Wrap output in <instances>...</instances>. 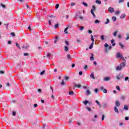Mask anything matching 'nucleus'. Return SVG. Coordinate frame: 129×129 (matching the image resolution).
<instances>
[{
  "mask_svg": "<svg viewBox=\"0 0 129 129\" xmlns=\"http://www.w3.org/2000/svg\"><path fill=\"white\" fill-rule=\"evenodd\" d=\"M108 10L110 13H113V12H114V9H113V8L110 7Z\"/></svg>",
  "mask_w": 129,
  "mask_h": 129,
  "instance_id": "20e7f679",
  "label": "nucleus"
},
{
  "mask_svg": "<svg viewBox=\"0 0 129 129\" xmlns=\"http://www.w3.org/2000/svg\"><path fill=\"white\" fill-rule=\"evenodd\" d=\"M64 80H62V82L60 83V84H61V85H64Z\"/></svg>",
  "mask_w": 129,
  "mask_h": 129,
  "instance_id": "603ef678",
  "label": "nucleus"
},
{
  "mask_svg": "<svg viewBox=\"0 0 129 129\" xmlns=\"http://www.w3.org/2000/svg\"><path fill=\"white\" fill-rule=\"evenodd\" d=\"M111 44H113V43H114V39H112L111 40Z\"/></svg>",
  "mask_w": 129,
  "mask_h": 129,
  "instance_id": "338daca9",
  "label": "nucleus"
},
{
  "mask_svg": "<svg viewBox=\"0 0 129 129\" xmlns=\"http://www.w3.org/2000/svg\"><path fill=\"white\" fill-rule=\"evenodd\" d=\"M1 7H2V8H3V9H6V5H5L1 4Z\"/></svg>",
  "mask_w": 129,
  "mask_h": 129,
  "instance_id": "58836bf2",
  "label": "nucleus"
},
{
  "mask_svg": "<svg viewBox=\"0 0 129 129\" xmlns=\"http://www.w3.org/2000/svg\"><path fill=\"white\" fill-rule=\"evenodd\" d=\"M58 27H59V24H56L54 25V29L56 30L58 29Z\"/></svg>",
  "mask_w": 129,
  "mask_h": 129,
  "instance_id": "f3484780",
  "label": "nucleus"
},
{
  "mask_svg": "<svg viewBox=\"0 0 129 129\" xmlns=\"http://www.w3.org/2000/svg\"><path fill=\"white\" fill-rule=\"evenodd\" d=\"M86 95H90L91 94V92H90V91H89V90H87L86 91Z\"/></svg>",
  "mask_w": 129,
  "mask_h": 129,
  "instance_id": "9b49d317",
  "label": "nucleus"
},
{
  "mask_svg": "<svg viewBox=\"0 0 129 129\" xmlns=\"http://www.w3.org/2000/svg\"><path fill=\"white\" fill-rule=\"evenodd\" d=\"M93 45H94V43L92 42L90 46L89 47V49H92V48H93Z\"/></svg>",
  "mask_w": 129,
  "mask_h": 129,
  "instance_id": "4468645a",
  "label": "nucleus"
},
{
  "mask_svg": "<svg viewBox=\"0 0 129 129\" xmlns=\"http://www.w3.org/2000/svg\"><path fill=\"white\" fill-rule=\"evenodd\" d=\"M105 116L104 115H102V120H103L104 119Z\"/></svg>",
  "mask_w": 129,
  "mask_h": 129,
  "instance_id": "774afa93",
  "label": "nucleus"
},
{
  "mask_svg": "<svg viewBox=\"0 0 129 129\" xmlns=\"http://www.w3.org/2000/svg\"><path fill=\"white\" fill-rule=\"evenodd\" d=\"M64 43L67 45L63 47V50L65 52H68L69 50V41L66 40Z\"/></svg>",
  "mask_w": 129,
  "mask_h": 129,
  "instance_id": "f257e3e1",
  "label": "nucleus"
},
{
  "mask_svg": "<svg viewBox=\"0 0 129 129\" xmlns=\"http://www.w3.org/2000/svg\"><path fill=\"white\" fill-rule=\"evenodd\" d=\"M126 37L125 38V40H129V34L128 33H127L126 35Z\"/></svg>",
  "mask_w": 129,
  "mask_h": 129,
  "instance_id": "c756f323",
  "label": "nucleus"
},
{
  "mask_svg": "<svg viewBox=\"0 0 129 129\" xmlns=\"http://www.w3.org/2000/svg\"><path fill=\"white\" fill-rule=\"evenodd\" d=\"M83 103L85 104V105H87V103H88V101L85 100L83 102Z\"/></svg>",
  "mask_w": 129,
  "mask_h": 129,
  "instance_id": "72a5a7b5",
  "label": "nucleus"
},
{
  "mask_svg": "<svg viewBox=\"0 0 129 129\" xmlns=\"http://www.w3.org/2000/svg\"><path fill=\"white\" fill-rule=\"evenodd\" d=\"M116 88L117 90H118V91H120V88H119V86H116Z\"/></svg>",
  "mask_w": 129,
  "mask_h": 129,
  "instance_id": "473e14b6",
  "label": "nucleus"
},
{
  "mask_svg": "<svg viewBox=\"0 0 129 129\" xmlns=\"http://www.w3.org/2000/svg\"><path fill=\"white\" fill-rule=\"evenodd\" d=\"M94 91L95 93H98V89H95Z\"/></svg>",
  "mask_w": 129,
  "mask_h": 129,
  "instance_id": "49530a36",
  "label": "nucleus"
},
{
  "mask_svg": "<svg viewBox=\"0 0 129 129\" xmlns=\"http://www.w3.org/2000/svg\"><path fill=\"white\" fill-rule=\"evenodd\" d=\"M7 86H8V87H10V86H11V84H9V83H7Z\"/></svg>",
  "mask_w": 129,
  "mask_h": 129,
  "instance_id": "680f3d73",
  "label": "nucleus"
},
{
  "mask_svg": "<svg viewBox=\"0 0 129 129\" xmlns=\"http://www.w3.org/2000/svg\"><path fill=\"white\" fill-rule=\"evenodd\" d=\"M110 80V78H109V77H105L104 79V80L105 81H108V80Z\"/></svg>",
  "mask_w": 129,
  "mask_h": 129,
  "instance_id": "2eb2a0df",
  "label": "nucleus"
},
{
  "mask_svg": "<svg viewBox=\"0 0 129 129\" xmlns=\"http://www.w3.org/2000/svg\"><path fill=\"white\" fill-rule=\"evenodd\" d=\"M95 102L97 104H98V105L100 107H101V105H100V103H99V102L98 101V100H96Z\"/></svg>",
  "mask_w": 129,
  "mask_h": 129,
  "instance_id": "a211bd4d",
  "label": "nucleus"
},
{
  "mask_svg": "<svg viewBox=\"0 0 129 129\" xmlns=\"http://www.w3.org/2000/svg\"><path fill=\"white\" fill-rule=\"evenodd\" d=\"M111 48H112L111 46H109L107 48H106V49H105L106 53H108V50H110V49H111Z\"/></svg>",
  "mask_w": 129,
  "mask_h": 129,
  "instance_id": "423d86ee",
  "label": "nucleus"
},
{
  "mask_svg": "<svg viewBox=\"0 0 129 129\" xmlns=\"http://www.w3.org/2000/svg\"><path fill=\"white\" fill-rule=\"evenodd\" d=\"M121 78H122V76H121V75L120 74H119L116 77V79L117 80H119L121 79Z\"/></svg>",
  "mask_w": 129,
  "mask_h": 129,
  "instance_id": "7ed1b4c3",
  "label": "nucleus"
},
{
  "mask_svg": "<svg viewBox=\"0 0 129 129\" xmlns=\"http://www.w3.org/2000/svg\"><path fill=\"white\" fill-rule=\"evenodd\" d=\"M24 56H29V54L27 53H24Z\"/></svg>",
  "mask_w": 129,
  "mask_h": 129,
  "instance_id": "0e129e2a",
  "label": "nucleus"
},
{
  "mask_svg": "<svg viewBox=\"0 0 129 129\" xmlns=\"http://www.w3.org/2000/svg\"><path fill=\"white\" fill-rule=\"evenodd\" d=\"M103 92L104 93H107V90H106V89H104Z\"/></svg>",
  "mask_w": 129,
  "mask_h": 129,
  "instance_id": "79ce46f5",
  "label": "nucleus"
},
{
  "mask_svg": "<svg viewBox=\"0 0 129 129\" xmlns=\"http://www.w3.org/2000/svg\"><path fill=\"white\" fill-rule=\"evenodd\" d=\"M124 109H125V110H128V107H127V106H126V105H124Z\"/></svg>",
  "mask_w": 129,
  "mask_h": 129,
  "instance_id": "cd10ccee",
  "label": "nucleus"
},
{
  "mask_svg": "<svg viewBox=\"0 0 129 129\" xmlns=\"http://www.w3.org/2000/svg\"><path fill=\"white\" fill-rule=\"evenodd\" d=\"M33 106H34V107H38V104H34Z\"/></svg>",
  "mask_w": 129,
  "mask_h": 129,
  "instance_id": "69168bd1",
  "label": "nucleus"
},
{
  "mask_svg": "<svg viewBox=\"0 0 129 129\" xmlns=\"http://www.w3.org/2000/svg\"><path fill=\"white\" fill-rule=\"evenodd\" d=\"M82 4L83 5V6H84V7H88V5L85 2H82Z\"/></svg>",
  "mask_w": 129,
  "mask_h": 129,
  "instance_id": "6ab92c4d",
  "label": "nucleus"
},
{
  "mask_svg": "<svg viewBox=\"0 0 129 129\" xmlns=\"http://www.w3.org/2000/svg\"><path fill=\"white\" fill-rule=\"evenodd\" d=\"M112 20L114 21V22H115V21H116V17L113 16L112 18Z\"/></svg>",
  "mask_w": 129,
  "mask_h": 129,
  "instance_id": "a19ab883",
  "label": "nucleus"
},
{
  "mask_svg": "<svg viewBox=\"0 0 129 129\" xmlns=\"http://www.w3.org/2000/svg\"><path fill=\"white\" fill-rule=\"evenodd\" d=\"M50 89L51 90L50 93H53V87L52 86H50Z\"/></svg>",
  "mask_w": 129,
  "mask_h": 129,
  "instance_id": "de8ad7c7",
  "label": "nucleus"
},
{
  "mask_svg": "<svg viewBox=\"0 0 129 129\" xmlns=\"http://www.w3.org/2000/svg\"><path fill=\"white\" fill-rule=\"evenodd\" d=\"M90 77H91V78H92L93 79H95V78H94V74H91Z\"/></svg>",
  "mask_w": 129,
  "mask_h": 129,
  "instance_id": "c85d7f7f",
  "label": "nucleus"
},
{
  "mask_svg": "<svg viewBox=\"0 0 129 129\" xmlns=\"http://www.w3.org/2000/svg\"><path fill=\"white\" fill-rule=\"evenodd\" d=\"M45 74V70H43L42 72H40V75H44Z\"/></svg>",
  "mask_w": 129,
  "mask_h": 129,
  "instance_id": "c9c22d12",
  "label": "nucleus"
},
{
  "mask_svg": "<svg viewBox=\"0 0 129 129\" xmlns=\"http://www.w3.org/2000/svg\"><path fill=\"white\" fill-rule=\"evenodd\" d=\"M59 8V4H56L55 5V9H58Z\"/></svg>",
  "mask_w": 129,
  "mask_h": 129,
  "instance_id": "3c124183",
  "label": "nucleus"
},
{
  "mask_svg": "<svg viewBox=\"0 0 129 129\" xmlns=\"http://www.w3.org/2000/svg\"><path fill=\"white\" fill-rule=\"evenodd\" d=\"M92 10H93V11H96V7H95V6H92Z\"/></svg>",
  "mask_w": 129,
  "mask_h": 129,
  "instance_id": "37998d69",
  "label": "nucleus"
},
{
  "mask_svg": "<svg viewBox=\"0 0 129 129\" xmlns=\"http://www.w3.org/2000/svg\"><path fill=\"white\" fill-rule=\"evenodd\" d=\"M119 46H120L121 49H123V47H124V46L121 43H119Z\"/></svg>",
  "mask_w": 129,
  "mask_h": 129,
  "instance_id": "393cba45",
  "label": "nucleus"
},
{
  "mask_svg": "<svg viewBox=\"0 0 129 129\" xmlns=\"http://www.w3.org/2000/svg\"><path fill=\"white\" fill-rule=\"evenodd\" d=\"M109 23V19H106V22L104 23L105 25H107Z\"/></svg>",
  "mask_w": 129,
  "mask_h": 129,
  "instance_id": "b1692460",
  "label": "nucleus"
},
{
  "mask_svg": "<svg viewBox=\"0 0 129 129\" xmlns=\"http://www.w3.org/2000/svg\"><path fill=\"white\" fill-rule=\"evenodd\" d=\"M90 60L91 61H93L94 60V57H93V54H92V55L90 57Z\"/></svg>",
  "mask_w": 129,
  "mask_h": 129,
  "instance_id": "4be33fe9",
  "label": "nucleus"
},
{
  "mask_svg": "<svg viewBox=\"0 0 129 129\" xmlns=\"http://www.w3.org/2000/svg\"><path fill=\"white\" fill-rule=\"evenodd\" d=\"M64 79L65 80H68V79H69V77L68 76L64 77Z\"/></svg>",
  "mask_w": 129,
  "mask_h": 129,
  "instance_id": "8fccbe9b",
  "label": "nucleus"
},
{
  "mask_svg": "<svg viewBox=\"0 0 129 129\" xmlns=\"http://www.w3.org/2000/svg\"><path fill=\"white\" fill-rule=\"evenodd\" d=\"M120 98L121 100H124V99H125V96L124 95H121L120 96Z\"/></svg>",
  "mask_w": 129,
  "mask_h": 129,
  "instance_id": "9d476101",
  "label": "nucleus"
},
{
  "mask_svg": "<svg viewBox=\"0 0 129 129\" xmlns=\"http://www.w3.org/2000/svg\"><path fill=\"white\" fill-rule=\"evenodd\" d=\"M80 31H83V30H84V26H80Z\"/></svg>",
  "mask_w": 129,
  "mask_h": 129,
  "instance_id": "f704fd0d",
  "label": "nucleus"
},
{
  "mask_svg": "<svg viewBox=\"0 0 129 129\" xmlns=\"http://www.w3.org/2000/svg\"><path fill=\"white\" fill-rule=\"evenodd\" d=\"M100 89L101 90V91H103V90L104 89L103 87H100Z\"/></svg>",
  "mask_w": 129,
  "mask_h": 129,
  "instance_id": "5fc2aeb1",
  "label": "nucleus"
},
{
  "mask_svg": "<svg viewBox=\"0 0 129 129\" xmlns=\"http://www.w3.org/2000/svg\"><path fill=\"white\" fill-rule=\"evenodd\" d=\"M75 3H71V6H72V7H73V6H75Z\"/></svg>",
  "mask_w": 129,
  "mask_h": 129,
  "instance_id": "052dcab7",
  "label": "nucleus"
},
{
  "mask_svg": "<svg viewBox=\"0 0 129 129\" xmlns=\"http://www.w3.org/2000/svg\"><path fill=\"white\" fill-rule=\"evenodd\" d=\"M17 114V113L15 111L13 112V116H16V114Z\"/></svg>",
  "mask_w": 129,
  "mask_h": 129,
  "instance_id": "864d4df0",
  "label": "nucleus"
},
{
  "mask_svg": "<svg viewBox=\"0 0 129 129\" xmlns=\"http://www.w3.org/2000/svg\"><path fill=\"white\" fill-rule=\"evenodd\" d=\"M70 95H73L74 94V92L73 91H70L69 92Z\"/></svg>",
  "mask_w": 129,
  "mask_h": 129,
  "instance_id": "2f4dec72",
  "label": "nucleus"
},
{
  "mask_svg": "<svg viewBox=\"0 0 129 129\" xmlns=\"http://www.w3.org/2000/svg\"><path fill=\"white\" fill-rule=\"evenodd\" d=\"M116 34H117V31L115 30L113 34V36H114V37H116Z\"/></svg>",
  "mask_w": 129,
  "mask_h": 129,
  "instance_id": "5701e85b",
  "label": "nucleus"
},
{
  "mask_svg": "<svg viewBox=\"0 0 129 129\" xmlns=\"http://www.w3.org/2000/svg\"><path fill=\"white\" fill-rule=\"evenodd\" d=\"M124 2V0H119V4H120L121 3H123Z\"/></svg>",
  "mask_w": 129,
  "mask_h": 129,
  "instance_id": "bf43d9fd",
  "label": "nucleus"
},
{
  "mask_svg": "<svg viewBox=\"0 0 129 129\" xmlns=\"http://www.w3.org/2000/svg\"><path fill=\"white\" fill-rule=\"evenodd\" d=\"M67 31H68V27L66 28L64 30V32L65 33V34H68V32H67Z\"/></svg>",
  "mask_w": 129,
  "mask_h": 129,
  "instance_id": "412c9836",
  "label": "nucleus"
},
{
  "mask_svg": "<svg viewBox=\"0 0 129 129\" xmlns=\"http://www.w3.org/2000/svg\"><path fill=\"white\" fill-rule=\"evenodd\" d=\"M121 69H122V68L120 67V66H118L116 68V71H119L121 70Z\"/></svg>",
  "mask_w": 129,
  "mask_h": 129,
  "instance_id": "0eeeda50",
  "label": "nucleus"
},
{
  "mask_svg": "<svg viewBox=\"0 0 129 129\" xmlns=\"http://www.w3.org/2000/svg\"><path fill=\"white\" fill-rule=\"evenodd\" d=\"M115 104L116 106H119V105H120L119 102H118V101H115Z\"/></svg>",
  "mask_w": 129,
  "mask_h": 129,
  "instance_id": "f8f14e48",
  "label": "nucleus"
},
{
  "mask_svg": "<svg viewBox=\"0 0 129 129\" xmlns=\"http://www.w3.org/2000/svg\"><path fill=\"white\" fill-rule=\"evenodd\" d=\"M105 47L107 48V47H108V44L107 43H105L104 44Z\"/></svg>",
  "mask_w": 129,
  "mask_h": 129,
  "instance_id": "13d9d810",
  "label": "nucleus"
},
{
  "mask_svg": "<svg viewBox=\"0 0 129 129\" xmlns=\"http://www.w3.org/2000/svg\"><path fill=\"white\" fill-rule=\"evenodd\" d=\"M67 57H68V59H69L70 60H71V59H72V58H71V56L70 55V54H68Z\"/></svg>",
  "mask_w": 129,
  "mask_h": 129,
  "instance_id": "bb28decb",
  "label": "nucleus"
},
{
  "mask_svg": "<svg viewBox=\"0 0 129 129\" xmlns=\"http://www.w3.org/2000/svg\"><path fill=\"white\" fill-rule=\"evenodd\" d=\"M91 40L92 41V43H94V38L92 35H91Z\"/></svg>",
  "mask_w": 129,
  "mask_h": 129,
  "instance_id": "dca6fc26",
  "label": "nucleus"
},
{
  "mask_svg": "<svg viewBox=\"0 0 129 129\" xmlns=\"http://www.w3.org/2000/svg\"><path fill=\"white\" fill-rule=\"evenodd\" d=\"M120 19H124V18H125V14H122L120 16Z\"/></svg>",
  "mask_w": 129,
  "mask_h": 129,
  "instance_id": "ddd939ff",
  "label": "nucleus"
},
{
  "mask_svg": "<svg viewBox=\"0 0 129 129\" xmlns=\"http://www.w3.org/2000/svg\"><path fill=\"white\" fill-rule=\"evenodd\" d=\"M86 108L87 110H88V111H91V108H90V107H86Z\"/></svg>",
  "mask_w": 129,
  "mask_h": 129,
  "instance_id": "4c0bfd02",
  "label": "nucleus"
},
{
  "mask_svg": "<svg viewBox=\"0 0 129 129\" xmlns=\"http://www.w3.org/2000/svg\"><path fill=\"white\" fill-rule=\"evenodd\" d=\"M114 111H115V112H118V109H117L116 106L114 107Z\"/></svg>",
  "mask_w": 129,
  "mask_h": 129,
  "instance_id": "7c9ffc66",
  "label": "nucleus"
},
{
  "mask_svg": "<svg viewBox=\"0 0 129 129\" xmlns=\"http://www.w3.org/2000/svg\"><path fill=\"white\" fill-rule=\"evenodd\" d=\"M84 17H82V16H81L79 17V19L81 21H82V20H83Z\"/></svg>",
  "mask_w": 129,
  "mask_h": 129,
  "instance_id": "6e6d98bb",
  "label": "nucleus"
},
{
  "mask_svg": "<svg viewBox=\"0 0 129 129\" xmlns=\"http://www.w3.org/2000/svg\"><path fill=\"white\" fill-rule=\"evenodd\" d=\"M73 122V121H72V120H70L69 121V123L70 124H71V123H72Z\"/></svg>",
  "mask_w": 129,
  "mask_h": 129,
  "instance_id": "4d7b16f0",
  "label": "nucleus"
},
{
  "mask_svg": "<svg viewBox=\"0 0 129 129\" xmlns=\"http://www.w3.org/2000/svg\"><path fill=\"white\" fill-rule=\"evenodd\" d=\"M49 17H50V18H51V20H52V19H53V18H56V16H53V15L49 16Z\"/></svg>",
  "mask_w": 129,
  "mask_h": 129,
  "instance_id": "c03bdc74",
  "label": "nucleus"
},
{
  "mask_svg": "<svg viewBox=\"0 0 129 129\" xmlns=\"http://www.w3.org/2000/svg\"><path fill=\"white\" fill-rule=\"evenodd\" d=\"M93 11H94L93 9H91V13L93 16V18H96V16L95 15V14H94V12Z\"/></svg>",
  "mask_w": 129,
  "mask_h": 129,
  "instance_id": "6e6552de",
  "label": "nucleus"
},
{
  "mask_svg": "<svg viewBox=\"0 0 129 129\" xmlns=\"http://www.w3.org/2000/svg\"><path fill=\"white\" fill-rule=\"evenodd\" d=\"M46 56L48 58H50V57L51 56V54L47 53Z\"/></svg>",
  "mask_w": 129,
  "mask_h": 129,
  "instance_id": "a18cd8bd",
  "label": "nucleus"
},
{
  "mask_svg": "<svg viewBox=\"0 0 129 129\" xmlns=\"http://www.w3.org/2000/svg\"><path fill=\"white\" fill-rule=\"evenodd\" d=\"M100 22L99 20H97L95 21V22H94V23H95V24H99Z\"/></svg>",
  "mask_w": 129,
  "mask_h": 129,
  "instance_id": "ea45409f",
  "label": "nucleus"
},
{
  "mask_svg": "<svg viewBox=\"0 0 129 129\" xmlns=\"http://www.w3.org/2000/svg\"><path fill=\"white\" fill-rule=\"evenodd\" d=\"M11 36H12V37H15V33H14V32H12L11 33Z\"/></svg>",
  "mask_w": 129,
  "mask_h": 129,
  "instance_id": "09e8293b",
  "label": "nucleus"
},
{
  "mask_svg": "<svg viewBox=\"0 0 129 129\" xmlns=\"http://www.w3.org/2000/svg\"><path fill=\"white\" fill-rule=\"evenodd\" d=\"M116 56V58H120V59L124 58V57L122 56V55H121L119 52H117Z\"/></svg>",
  "mask_w": 129,
  "mask_h": 129,
  "instance_id": "f03ea898",
  "label": "nucleus"
},
{
  "mask_svg": "<svg viewBox=\"0 0 129 129\" xmlns=\"http://www.w3.org/2000/svg\"><path fill=\"white\" fill-rule=\"evenodd\" d=\"M58 40H59V36H56L55 39L54 40V44H57V42H58Z\"/></svg>",
  "mask_w": 129,
  "mask_h": 129,
  "instance_id": "1a4fd4ad",
  "label": "nucleus"
},
{
  "mask_svg": "<svg viewBox=\"0 0 129 129\" xmlns=\"http://www.w3.org/2000/svg\"><path fill=\"white\" fill-rule=\"evenodd\" d=\"M16 45L17 46V47H18V48H20V45H19V43H18L17 42L16 43Z\"/></svg>",
  "mask_w": 129,
  "mask_h": 129,
  "instance_id": "e2e57ef3",
  "label": "nucleus"
},
{
  "mask_svg": "<svg viewBox=\"0 0 129 129\" xmlns=\"http://www.w3.org/2000/svg\"><path fill=\"white\" fill-rule=\"evenodd\" d=\"M75 87H77L78 88H80V87H81V85L80 84L75 85Z\"/></svg>",
  "mask_w": 129,
  "mask_h": 129,
  "instance_id": "a878e982",
  "label": "nucleus"
},
{
  "mask_svg": "<svg viewBox=\"0 0 129 129\" xmlns=\"http://www.w3.org/2000/svg\"><path fill=\"white\" fill-rule=\"evenodd\" d=\"M100 38H101V40H104V35H101Z\"/></svg>",
  "mask_w": 129,
  "mask_h": 129,
  "instance_id": "e433bc0d",
  "label": "nucleus"
},
{
  "mask_svg": "<svg viewBox=\"0 0 129 129\" xmlns=\"http://www.w3.org/2000/svg\"><path fill=\"white\" fill-rule=\"evenodd\" d=\"M96 3L98 4V5H101V1H99V0H96Z\"/></svg>",
  "mask_w": 129,
  "mask_h": 129,
  "instance_id": "aec40b11",
  "label": "nucleus"
},
{
  "mask_svg": "<svg viewBox=\"0 0 129 129\" xmlns=\"http://www.w3.org/2000/svg\"><path fill=\"white\" fill-rule=\"evenodd\" d=\"M119 66L121 67V68H123V67L125 66V62H122V63H120Z\"/></svg>",
  "mask_w": 129,
  "mask_h": 129,
  "instance_id": "39448f33",
  "label": "nucleus"
}]
</instances>
